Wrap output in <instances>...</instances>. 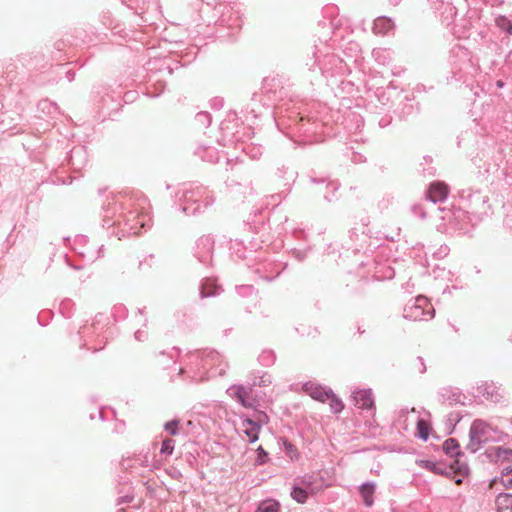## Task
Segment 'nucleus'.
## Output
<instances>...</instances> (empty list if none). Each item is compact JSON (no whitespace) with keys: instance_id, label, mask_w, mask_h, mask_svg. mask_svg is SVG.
Instances as JSON below:
<instances>
[{"instance_id":"nucleus-1","label":"nucleus","mask_w":512,"mask_h":512,"mask_svg":"<svg viewBox=\"0 0 512 512\" xmlns=\"http://www.w3.org/2000/svg\"><path fill=\"white\" fill-rule=\"evenodd\" d=\"M145 197H121L108 200L104 205L103 226H127V232L138 234L150 227L151 218Z\"/></svg>"},{"instance_id":"nucleus-2","label":"nucleus","mask_w":512,"mask_h":512,"mask_svg":"<svg viewBox=\"0 0 512 512\" xmlns=\"http://www.w3.org/2000/svg\"><path fill=\"white\" fill-rule=\"evenodd\" d=\"M180 200L181 211L186 215H195L202 211V207L208 208L214 203V197L208 189L200 185L185 189Z\"/></svg>"},{"instance_id":"nucleus-3","label":"nucleus","mask_w":512,"mask_h":512,"mask_svg":"<svg viewBox=\"0 0 512 512\" xmlns=\"http://www.w3.org/2000/svg\"><path fill=\"white\" fill-rule=\"evenodd\" d=\"M191 360L192 362L201 361V367L207 371V379L223 375L228 366L217 351L209 349L191 352Z\"/></svg>"},{"instance_id":"nucleus-4","label":"nucleus","mask_w":512,"mask_h":512,"mask_svg":"<svg viewBox=\"0 0 512 512\" xmlns=\"http://www.w3.org/2000/svg\"><path fill=\"white\" fill-rule=\"evenodd\" d=\"M434 313L432 304L422 295L409 300L403 309V317L411 321L430 320Z\"/></svg>"},{"instance_id":"nucleus-5","label":"nucleus","mask_w":512,"mask_h":512,"mask_svg":"<svg viewBox=\"0 0 512 512\" xmlns=\"http://www.w3.org/2000/svg\"><path fill=\"white\" fill-rule=\"evenodd\" d=\"M493 431L489 423L482 419H475L469 430V442L466 449L471 453H476L484 443L492 440Z\"/></svg>"},{"instance_id":"nucleus-6","label":"nucleus","mask_w":512,"mask_h":512,"mask_svg":"<svg viewBox=\"0 0 512 512\" xmlns=\"http://www.w3.org/2000/svg\"><path fill=\"white\" fill-rule=\"evenodd\" d=\"M253 389L254 387L251 383H248L247 385L234 384L226 390V393L241 406L245 408H254L257 405V400L253 396Z\"/></svg>"},{"instance_id":"nucleus-7","label":"nucleus","mask_w":512,"mask_h":512,"mask_svg":"<svg viewBox=\"0 0 512 512\" xmlns=\"http://www.w3.org/2000/svg\"><path fill=\"white\" fill-rule=\"evenodd\" d=\"M183 366L179 368V374L185 375L192 381L207 380V371L201 367V361L192 362L191 352L186 354L183 358Z\"/></svg>"},{"instance_id":"nucleus-8","label":"nucleus","mask_w":512,"mask_h":512,"mask_svg":"<svg viewBox=\"0 0 512 512\" xmlns=\"http://www.w3.org/2000/svg\"><path fill=\"white\" fill-rule=\"evenodd\" d=\"M214 251V239L210 235H203L195 243L194 256L203 264H208Z\"/></svg>"},{"instance_id":"nucleus-9","label":"nucleus","mask_w":512,"mask_h":512,"mask_svg":"<svg viewBox=\"0 0 512 512\" xmlns=\"http://www.w3.org/2000/svg\"><path fill=\"white\" fill-rule=\"evenodd\" d=\"M423 467L437 475H446L449 474L450 469H454V471L460 475H467L469 472V467L466 463H460L459 460L454 461V465H451L449 468L445 465L432 461V460H424L422 461Z\"/></svg>"},{"instance_id":"nucleus-10","label":"nucleus","mask_w":512,"mask_h":512,"mask_svg":"<svg viewBox=\"0 0 512 512\" xmlns=\"http://www.w3.org/2000/svg\"><path fill=\"white\" fill-rule=\"evenodd\" d=\"M448 194H449V188L444 182H440V181L432 182L429 185V188L427 190L426 202L427 203L430 202L431 204H429V206H431V208H434V205L436 203L444 202L447 199Z\"/></svg>"},{"instance_id":"nucleus-11","label":"nucleus","mask_w":512,"mask_h":512,"mask_svg":"<svg viewBox=\"0 0 512 512\" xmlns=\"http://www.w3.org/2000/svg\"><path fill=\"white\" fill-rule=\"evenodd\" d=\"M315 58L322 74L326 76H333L337 73L339 69L338 66L342 63L339 57L334 54H327L322 60L316 55Z\"/></svg>"},{"instance_id":"nucleus-12","label":"nucleus","mask_w":512,"mask_h":512,"mask_svg":"<svg viewBox=\"0 0 512 512\" xmlns=\"http://www.w3.org/2000/svg\"><path fill=\"white\" fill-rule=\"evenodd\" d=\"M354 405L362 410H374V398L371 389H359L352 395Z\"/></svg>"},{"instance_id":"nucleus-13","label":"nucleus","mask_w":512,"mask_h":512,"mask_svg":"<svg viewBox=\"0 0 512 512\" xmlns=\"http://www.w3.org/2000/svg\"><path fill=\"white\" fill-rule=\"evenodd\" d=\"M303 390L314 400L325 402L327 397L333 395L330 388L323 387L313 382H307L303 385Z\"/></svg>"},{"instance_id":"nucleus-14","label":"nucleus","mask_w":512,"mask_h":512,"mask_svg":"<svg viewBox=\"0 0 512 512\" xmlns=\"http://www.w3.org/2000/svg\"><path fill=\"white\" fill-rule=\"evenodd\" d=\"M486 457L491 462H510L512 461V449L501 447V446H492L489 447L485 451Z\"/></svg>"},{"instance_id":"nucleus-15","label":"nucleus","mask_w":512,"mask_h":512,"mask_svg":"<svg viewBox=\"0 0 512 512\" xmlns=\"http://www.w3.org/2000/svg\"><path fill=\"white\" fill-rule=\"evenodd\" d=\"M476 389L478 395L484 397L486 400L497 402L501 397L500 388L493 382H481L477 385Z\"/></svg>"},{"instance_id":"nucleus-16","label":"nucleus","mask_w":512,"mask_h":512,"mask_svg":"<svg viewBox=\"0 0 512 512\" xmlns=\"http://www.w3.org/2000/svg\"><path fill=\"white\" fill-rule=\"evenodd\" d=\"M241 427L243 433L248 437L250 443H255L259 439V426L253 422V419L241 415L240 417Z\"/></svg>"},{"instance_id":"nucleus-17","label":"nucleus","mask_w":512,"mask_h":512,"mask_svg":"<svg viewBox=\"0 0 512 512\" xmlns=\"http://www.w3.org/2000/svg\"><path fill=\"white\" fill-rule=\"evenodd\" d=\"M440 400L443 403H448L449 405L463 403L465 396L461 393L458 388L453 387H444L439 392Z\"/></svg>"},{"instance_id":"nucleus-18","label":"nucleus","mask_w":512,"mask_h":512,"mask_svg":"<svg viewBox=\"0 0 512 512\" xmlns=\"http://www.w3.org/2000/svg\"><path fill=\"white\" fill-rule=\"evenodd\" d=\"M394 29V22L387 17H378L373 23V32L379 35H386Z\"/></svg>"},{"instance_id":"nucleus-19","label":"nucleus","mask_w":512,"mask_h":512,"mask_svg":"<svg viewBox=\"0 0 512 512\" xmlns=\"http://www.w3.org/2000/svg\"><path fill=\"white\" fill-rule=\"evenodd\" d=\"M220 291L221 288L216 284V282L213 279L206 278L201 283L200 296L202 298L218 295Z\"/></svg>"},{"instance_id":"nucleus-20","label":"nucleus","mask_w":512,"mask_h":512,"mask_svg":"<svg viewBox=\"0 0 512 512\" xmlns=\"http://www.w3.org/2000/svg\"><path fill=\"white\" fill-rule=\"evenodd\" d=\"M360 495L365 506L371 507L374 504L375 483L366 482L359 487Z\"/></svg>"},{"instance_id":"nucleus-21","label":"nucleus","mask_w":512,"mask_h":512,"mask_svg":"<svg viewBox=\"0 0 512 512\" xmlns=\"http://www.w3.org/2000/svg\"><path fill=\"white\" fill-rule=\"evenodd\" d=\"M395 275L394 269L388 264L376 263L373 277L378 280H389Z\"/></svg>"},{"instance_id":"nucleus-22","label":"nucleus","mask_w":512,"mask_h":512,"mask_svg":"<svg viewBox=\"0 0 512 512\" xmlns=\"http://www.w3.org/2000/svg\"><path fill=\"white\" fill-rule=\"evenodd\" d=\"M498 512H512V494L500 493L496 498Z\"/></svg>"},{"instance_id":"nucleus-23","label":"nucleus","mask_w":512,"mask_h":512,"mask_svg":"<svg viewBox=\"0 0 512 512\" xmlns=\"http://www.w3.org/2000/svg\"><path fill=\"white\" fill-rule=\"evenodd\" d=\"M442 447H443L444 453L450 457H459V456L463 455L459 449L458 441L454 438H448L443 443Z\"/></svg>"},{"instance_id":"nucleus-24","label":"nucleus","mask_w":512,"mask_h":512,"mask_svg":"<svg viewBox=\"0 0 512 512\" xmlns=\"http://www.w3.org/2000/svg\"><path fill=\"white\" fill-rule=\"evenodd\" d=\"M372 56L375 59V61L380 65H388L392 60L391 51L384 48L373 49Z\"/></svg>"},{"instance_id":"nucleus-25","label":"nucleus","mask_w":512,"mask_h":512,"mask_svg":"<svg viewBox=\"0 0 512 512\" xmlns=\"http://www.w3.org/2000/svg\"><path fill=\"white\" fill-rule=\"evenodd\" d=\"M276 361L275 352L271 349H264L258 356V362L264 367L272 366Z\"/></svg>"},{"instance_id":"nucleus-26","label":"nucleus","mask_w":512,"mask_h":512,"mask_svg":"<svg viewBox=\"0 0 512 512\" xmlns=\"http://www.w3.org/2000/svg\"><path fill=\"white\" fill-rule=\"evenodd\" d=\"M282 448L285 455L291 460L296 461L299 459V451L294 444H292L289 440L284 439L282 443Z\"/></svg>"},{"instance_id":"nucleus-27","label":"nucleus","mask_w":512,"mask_h":512,"mask_svg":"<svg viewBox=\"0 0 512 512\" xmlns=\"http://www.w3.org/2000/svg\"><path fill=\"white\" fill-rule=\"evenodd\" d=\"M103 250V245L99 247H89L85 251L80 252V254L88 261H95L96 259L103 256Z\"/></svg>"},{"instance_id":"nucleus-28","label":"nucleus","mask_w":512,"mask_h":512,"mask_svg":"<svg viewBox=\"0 0 512 512\" xmlns=\"http://www.w3.org/2000/svg\"><path fill=\"white\" fill-rule=\"evenodd\" d=\"M291 497L297 502V503H305L308 499V491L306 488L300 487L298 485H294L292 487Z\"/></svg>"},{"instance_id":"nucleus-29","label":"nucleus","mask_w":512,"mask_h":512,"mask_svg":"<svg viewBox=\"0 0 512 512\" xmlns=\"http://www.w3.org/2000/svg\"><path fill=\"white\" fill-rule=\"evenodd\" d=\"M427 205H429V203H427L426 201L425 203H418L412 205L411 211L413 215L421 219H425L428 216V214L432 212L430 208L427 207Z\"/></svg>"},{"instance_id":"nucleus-30","label":"nucleus","mask_w":512,"mask_h":512,"mask_svg":"<svg viewBox=\"0 0 512 512\" xmlns=\"http://www.w3.org/2000/svg\"><path fill=\"white\" fill-rule=\"evenodd\" d=\"M256 512H280V506L277 501L268 499L259 504Z\"/></svg>"},{"instance_id":"nucleus-31","label":"nucleus","mask_w":512,"mask_h":512,"mask_svg":"<svg viewBox=\"0 0 512 512\" xmlns=\"http://www.w3.org/2000/svg\"><path fill=\"white\" fill-rule=\"evenodd\" d=\"M495 24L500 30L512 36V21L508 17L499 15L495 19Z\"/></svg>"},{"instance_id":"nucleus-32","label":"nucleus","mask_w":512,"mask_h":512,"mask_svg":"<svg viewBox=\"0 0 512 512\" xmlns=\"http://www.w3.org/2000/svg\"><path fill=\"white\" fill-rule=\"evenodd\" d=\"M253 387H267L272 383V377L268 372H261L259 376H255L250 382Z\"/></svg>"},{"instance_id":"nucleus-33","label":"nucleus","mask_w":512,"mask_h":512,"mask_svg":"<svg viewBox=\"0 0 512 512\" xmlns=\"http://www.w3.org/2000/svg\"><path fill=\"white\" fill-rule=\"evenodd\" d=\"M329 400V406H330V410L332 413H340L343 408H344V404L343 402L338 398L336 397V395L333 393V395H331V397H327L326 398V401Z\"/></svg>"},{"instance_id":"nucleus-34","label":"nucleus","mask_w":512,"mask_h":512,"mask_svg":"<svg viewBox=\"0 0 512 512\" xmlns=\"http://www.w3.org/2000/svg\"><path fill=\"white\" fill-rule=\"evenodd\" d=\"M175 448V440L166 438L161 443L160 454L169 456L172 455Z\"/></svg>"},{"instance_id":"nucleus-35","label":"nucleus","mask_w":512,"mask_h":512,"mask_svg":"<svg viewBox=\"0 0 512 512\" xmlns=\"http://www.w3.org/2000/svg\"><path fill=\"white\" fill-rule=\"evenodd\" d=\"M164 430L172 436L178 435L180 433V420L173 419L166 422L164 424Z\"/></svg>"},{"instance_id":"nucleus-36","label":"nucleus","mask_w":512,"mask_h":512,"mask_svg":"<svg viewBox=\"0 0 512 512\" xmlns=\"http://www.w3.org/2000/svg\"><path fill=\"white\" fill-rule=\"evenodd\" d=\"M429 429V425L424 419L419 418L417 420V431L419 438L426 441L429 437Z\"/></svg>"},{"instance_id":"nucleus-37","label":"nucleus","mask_w":512,"mask_h":512,"mask_svg":"<svg viewBox=\"0 0 512 512\" xmlns=\"http://www.w3.org/2000/svg\"><path fill=\"white\" fill-rule=\"evenodd\" d=\"M340 184L337 181H330L326 184L327 192L324 194L325 200L331 202L334 199L335 192L339 189Z\"/></svg>"},{"instance_id":"nucleus-38","label":"nucleus","mask_w":512,"mask_h":512,"mask_svg":"<svg viewBox=\"0 0 512 512\" xmlns=\"http://www.w3.org/2000/svg\"><path fill=\"white\" fill-rule=\"evenodd\" d=\"M472 208L478 209L480 205L484 206L488 202L487 196H482L479 192L470 195Z\"/></svg>"},{"instance_id":"nucleus-39","label":"nucleus","mask_w":512,"mask_h":512,"mask_svg":"<svg viewBox=\"0 0 512 512\" xmlns=\"http://www.w3.org/2000/svg\"><path fill=\"white\" fill-rule=\"evenodd\" d=\"M134 462H135V464H139L143 467L150 468L152 466V459H151V456L149 455V453L135 457Z\"/></svg>"},{"instance_id":"nucleus-40","label":"nucleus","mask_w":512,"mask_h":512,"mask_svg":"<svg viewBox=\"0 0 512 512\" xmlns=\"http://www.w3.org/2000/svg\"><path fill=\"white\" fill-rule=\"evenodd\" d=\"M257 458L255 460L256 465H264L268 461V453L264 450L262 446H259L256 449Z\"/></svg>"},{"instance_id":"nucleus-41","label":"nucleus","mask_w":512,"mask_h":512,"mask_svg":"<svg viewBox=\"0 0 512 512\" xmlns=\"http://www.w3.org/2000/svg\"><path fill=\"white\" fill-rule=\"evenodd\" d=\"M164 87H165V84L164 83H157L155 85H153V88L154 90H152V87H147V92L146 94L149 96V97H157L160 95V93L164 90Z\"/></svg>"},{"instance_id":"nucleus-42","label":"nucleus","mask_w":512,"mask_h":512,"mask_svg":"<svg viewBox=\"0 0 512 512\" xmlns=\"http://www.w3.org/2000/svg\"><path fill=\"white\" fill-rule=\"evenodd\" d=\"M195 120L204 127H208L211 123V116L207 112H199L197 113Z\"/></svg>"},{"instance_id":"nucleus-43","label":"nucleus","mask_w":512,"mask_h":512,"mask_svg":"<svg viewBox=\"0 0 512 512\" xmlns=\"http://www.w3.org/2000/svg\"><path fill=\"white\" fill-rule=\"evenodd\" d=\"M461 420V415L459 412H451L447 415V425L454 429L455 425ZM453 430H451L452 432Z\"/></svg>"},{"instance_id":"nucleus-44","label":"nucleus","mask_w":512,"mask_h":512,"mask_svg":"<svg viewBox=\"0 0 512 512\" xmlns=\"http://www.w3.org/2000/svg\"><path fill=\"white\" fill-rule=\"evenodd\" d=\"M253 422L257 424L259 426V430H261V427L263 425L268 424L269 418L265 412L260 411L256 414V417L255 419H253Z\"/></svg>"},{"instance_id":"nucleus-45","label":"nucleus","mask_w":512,"mask_h":512,"mask_svg":"<svg viewBox=\"0 0 512 512\" xmlns=\"http://www.w3.org/2000/svg\"><path fill=\"white\" fill-rule=\"evenodd\" d=\"M243 151L252 159L258 158V156L261 154L260 147H254L251 145H247V146L243 147Z\"/></svg>"},{"instance_id":"nucleus-46","label":"nucleus","mask_w":512,"mask_h":512,"mask_svg":"<svg viewBox=\"0 0 512 512\" xmlns=\"http://www.w3.org/2000/svg\"><path fill=\"white\" fill-rule=\"evenodd\" d=\"M237 293L241 296H250L254 293L255 289L252 285H240L236 288Z\"/></svg>"},{"instance_id":"nucleus-47","label":"nucleus","mask_w":512,"mask_h":512,"mask_svg":"<svg viewBox=\"0 0 512 512\" xmlns=\"http://www.w3.org/2000/svg\"><path fill=\"white\" fill-rule=\"evenodd\" d=\"M133 498H134L133 493L130 491V487H129L128 491L125 495L118 497L117 504L128 503V502L132 501Z\"/></svg>"},{"instance_id":"nucleus-48","label":"nucleus","mask_w":512,"mask_h":512,"mask_svg":"<svg viewBox=\"0 0 512 512\" xmlns=\"http://www.w3.org/2000/svg\"><path fill=\"white\" fill-rule=\"evenodd\" d=\"M415 369L421 374L426 371V366L422 357H417Z\"/></svg>"},{"instance_id":"nucleus-49","label":"nucleus","mask_w":512,"mask_h":512,"mask_svg":"<svg viewBox=\"0 0 512 512\" xmlns=\"http://www.w3.org/2000/svg\"><path fill=\"white\" fill-rule=\"evenodd\" d=\"M271 266H272V264H270V263L263 264L261 267H258L255 269V273L258 275H265V276L270 275L268 267H271Z\"/></svg>"},{"instance_id":"nucleus-50","label":"nucleus","mask_w":512,"mask_h":512,"mask_svg":"<svg viewBox=\"0 0 512 512\" xmlns=\"http://www.w3.org/2000/svg\"><path fill=\"white\" fill-rule=\"evenodd\" d=\"M134 337L137 341H145L147 338H148V334L145 330H141V329H138L135 333H134Z\"/></svg>"},{"instance_id":"nucleus-51","label":"nucleus","mask_w":512,"mask_h":512,"mask_svg":"<svg viewBox=\"0 0 512 512\" xmlns=\"http://www.w3.org/2000/svg\"><path fill=\"white\" fill-rule=\"evenodd\" d=\"M501 483L505 488H512V475L508 477H501Z\"/></svg>"},{"instance_id":"nucleus-52","label":"nucleus","mask_w":512,"mask_h":512,"mask_svg":"<svg viewBox=\"0 0 512 512\" xmlns=\"http://www.w3.org/2000/svg\"><path fill=\"white\" fill-rule=\"evenodd\" d=\"M512 475V466H507L502 469L501 477H508Z\"/></svg>"},{"instance_id":"nucleus-53","label":"nucleus","mask_w":512,"mask_h":512,"mask_svg":"<svg viewBox=\"0 0 512 512\" xmlns=\"http://www.w3.org/2000/svg\"><path fill=\"white\" fill-rule=\"evenodd\" d=\"M269 274L270 275H274V276H264V279H266L267 281H272L274 278H277V276L280 274V271H277L275 274H272V270H269Z\"/></svg>"},{"instance_id":"nucleus-54","label":"nucleus","mask_w":512,"mask_h":512,"mask_svg":"<svg viewBox=\"0 0 512 512\" xmlns=\"http://www.w3.org/2000/svg\"><path fill=\"white\" fill-rule=\"evenodd\" d=\"M66 75H67V78H68L69 81H72L74 79V73L73 72L68 71Z\"/></svg>"},{"instance_id":"nucleus-55","label":"nucleus","mask_w":512,"mask_h":512,"mask_svg":"<svg viewBox=\"0 0 512 512\" xmlns=\"http://www.w3.org/2000/svg\"><path fill=\"white\" fill-rule=\"evenodd\" d=\"M76 154H82V149L76 150L72 152L71 159H73L74 155Z\"/></svg>"},{"instance_id":"nucleus-56","label":"nucleus","mask_w":512,"mask_h":512,"mask_svg":"<svg viewBox=\"0 0 512 512\" xmlns=\"http://www.w3.org/2000/svg\"><path fill=\"white\" fill-rule=\"evenodd\" d=\"M497 86H498V87H503V82H502V81H498V82H497Z\"/></svg>"},{"instance_id":"nucleus-57","label":"nucleus","mask_w":512,"mask_h":512,"mask_svg":"<svg viewBox=\"0 0 512 512\" xmlns=\"http://www.w3.org/2000/svg\"><path fill=\"white\" fill-rule=\"evenodd\" d=\"M138 313L142 316V315H143V313H144L143 309H139V310H138Z\"/></svg>"},{"instance_id":"nucleus-58","label":"nucleus","mask_w":512,"mask_h":512,"mask_svg":"<svg viewBox=\"0 0 512 512\" xmlns=\"http://www.w3.org/2000/svg\"><path fill=\"white\" fill-rule=\"evenodd\" d=\"M172 352L178 354V350L176 348H173Z\"/></svg>"},{"instance_id":"nucleus-59","label":"nucleus","mask_w":512,"mask_h":512,"mask_svg":"<svg viewBox=\"0 0 512 512\" xmlns=\"http://www.w3.org/2000/svg\"><path fill=\"white\" fill-rule=\"evenodd\" d=\"M99 417H100L101 419H103V413H102V411H99Z\"/></svg>"},{"instance_id":"nucleus-60","label":"nucleus","mask_w":512,"mask_h":512,"mask_svg":"<svg viewBox=\"0 0 512 512\" xmlns=\"http://www.w3.org/2000/svg\"><path fill=\"white\" fill-rule=\"evenodd\" d=\"M80 241H86L85 237H81Z\"/></svg>"},{"instance_id":"nucleus-61","label":"nucleus","mask_w":512,"mask_h":512,"mask_svg":"<svg viewBox=\"0 0 512 512\" xmlns=\"http://www.w3.org/2000/svg\"><path fill=\"white\" fill-rule=\"evenodd\" d=\"M411 412L415 413V412H416V409H415V408H412V409H411Z\"/></svg>"}]
</instances>
